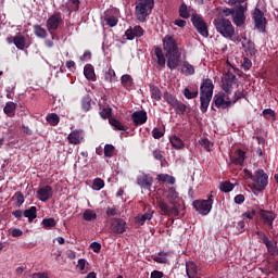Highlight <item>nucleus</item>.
<instances>
[{
  "instance_id": "20",
  "label": "nucleus",
  "mask_w": 278,
  "mask_h": 278,
  "mask_svg": "<svg viewBox=\"0 0 278 278\" xmlns=\"http://www.w3.org/2000/svg\"><path fill=\"white\" fill-rule=\"evenodd\" d=\"M127 40H134V38H142L144 36V29L137 25L134 28H129L125 31Z\"/></svg>"
},
{
  "instance_id": "63",
  "label": "nucleus",
  "mask_w": 278,
  "mask_h": 278,
  "mask_svg": "<svg viewBox=\"0 0 278 278\" xmlns=\"http://www.w3.org/2000/svg\"><path fill=\"white\" fill-rule=\"evenodd\" d=\"M116 214H118V210H116L115 206L106 208L108 216H116Z\"/></svg>"
},
{
  "instance_id": "27",
  "label": "nucleus",
  "mask_w": 278,
  "mask_h": 278,
  "mask_svg": "<svg viewBox=\"0 0 278 278\" xmlns=\"http://www.w3.org/2000/svg\"><path fill=\"white\" fill-rule=\"evenodd\" d=\"M38 208L36 206H30L28 210L24 211L25 218H28L29 223H34V219L37 218Z\"/></svg>"
},
{
  "instance_id": "13",
  "label": "nucleus",
  "mask_w": 278,
  "mask_h": 278,
  "mask_svg": "<svg viewBox=\"0 0 278 278\" xmlns=\"http://www.w3.org/2000/svg\"><path fill=\"white\" fill-rule=\"evenodd\" d=\"M214 105L222 110H227L231 105V99L226 93H218L214 96Z\"/></svg>"
},
{
  "instance_id": "55",
  "label": "nucleus",
  "mask_w": 278,
  "mask_h": 278,
  "mask_svg": "<svg viewBox=\"0 0 278 278\" xmlns=\"http://www.w3.org/2000/svg\"><path fill=\"white\" fill-rule=\"evenodd\" d=\"M152 155L154 160H157L159 162H164V154L160 150L152 151Z\"/></svg>"
},
{
  "instance_id": "2",
  "label": "nucleus",
  "mask_w": 278,
  "mask_h": 278,
  "mask_svg": "<svg viewBox=\"0 0 278 278\" xmlns=\"http://www.w3.org/2000/svg\"><path fill=\"white\" fill-rule=\"evenodd\" d=\"M213 23L217 34H220L223 38L232 40L233 36L236 35V27H233L231 21L225 17H219L215 18Z\"/></svg>"
},
{
  "instance_id": "1",
  "label": "nucleus",
  "mask_w": 278,
  "mask_h": 278,
  "mask_svg": "<svg viewBox=\"0 0 278 278\" xmlns=\"http://www.w3.org/2000/svg\"><path fill=\"white\" fill-rule=\"evenodd\" d=\"M212 97H214V83L210 78H205L202 80L200 86V110L202 114L207 112V108H210V101H212Z\"/></svg>"
},
{
  "instance_id": "16",
  "label": "nucleus",
  "mask_w": 278,
  "mask_h": 278,
  "mask_svg": "<svg viewBox=\"0 0 278 278\" xmlns=\"http://www.w3.org/2000/svg\"><path fill=\"white\" fill-rule=\"evenodd\" d=\"M137 184L144 190H151V186H153V178L149 174H141L137 176Z\"/></svg>"
},
{
  "instance_id": "35",
  "label": "nucleus",
  "mask_w": 278,
  "mask_h": 278,
  "mask_svg": "<svg viewBox=\"0 0 278 278\" xmlns=\"http://www.w3.org/2000/svg\"><path fill=\"white\" fill-rule=\"evenodd\" d=\"M157 181H163L165 184H169V186H175V177L168 174H159L156 176Z\"/></svg>"
},
{
  "instance_id": "58",
  "label": "nucleus",
  "mask_w": 278,
  "mask_h": 278,
  "mask_svg": "<svg viewBox=\"0 0 278 278\" xmlns=\"http://www.w3.org/2000/svg\"><path fill=\"white\" fill-rule=\"evenodd\" d=\"M70 1V5H71V10H73L74 12H77V10H79V0H68Z\"/></svg>"
},
{
  "instance_id": "49",
  "label": "nucleus",
  "mask_w": 278,
  "mask_h": 278,
  "mask_svg": "<svg viewBox=\"0 0 278 278\" xmlns=\"http://www.w3.org/2000/svg\"><path fill=\"white\" fill-rule=\"evenodd\" d=\"M199 144H201L205 151H211L212 147H214V144L207 138L200 139Z\"/></svg>"
},
{
  "instance_id": "54",
  "label": "nucleus",
  "mask_w": 278,
  "mask_h": 278,
  "mask_svg": "<svg viewBox=\"0 0 278 278\" xmlns=\"http://www.w3.org/2000/svg\"><path fill=\"white\" fill-rule=\"evenodd\" d=\"M96 190H101L105 187V182L101 178H96L92 184Z\"/></svg>"
},
{
  "instance_id": "18",
  "label": "nucleus",
  "mask_w": 278,
  "mask_h": 278,
  "mask_svg": "<svg viewBox=\"0 0 278 278\" xmlns=\"http://www.w3.org/2000/svg\"><path fill=\"white\" fill-rule=\"evenodd\" d=\"M84 130L76 129L68 134L67 140L70 144H81L84 142Z\"/></svg>"
},
{
  "instance_id": "45",
  "label": "nucleus",
  "mask_w": 278,
  "mask_h": 278,
  "mask_svg": "<svg viewBox=\"0 0 278 278\" xmlns=\"http://www.w3.org/2000/svg\"><path fill=\"white\" fill-rule=\"evenodd\" d=\"M184 97L186 99H197L199 97V90L191 91L190 88L184 89Z\"/></svg>"
},
{
  "instance_id": "52",
  "label": "nucleus",
  "mask_w": 278,
  "mask_h": 278,
  "mask_svg": "<svg viewBox=\"0 0 278 278\" xmlns=\"http://www.w3.org/2000/svg\"><path fill=\"white\" fill-rule=\"evenodd\" d=\"M152 138H154V140H160V138H164V130L157 127L153 128Z\"/></svg>"
},
{
  "instance_id": "43",
  "label": "nucleus",
  "mask_w": 278,
  "mask_h": 278,
  "mask_svg": "<svg viewBox=\"0 0 278 278\" xmlns=\"http://www.w3.org/2000/svg\"><path fill=\"white\" fill-rule=\"evenodd\" d=\"M116 155V148L113 144L104 146V156L105 157H114Z\"/></svg>"
},
{
  "instance_id": "41",
  "label": "nucleus",
  "mask_w": 278,
  "mask_h": 278,
  "mask_svg": "<svg viewBox=\"0 0 278 278\" xmlns=\"http://www.w3.org/2000/svg\"><path fill=\"white\" fill-rule=\"evenodd\" d=\"M121 83L124 86V88H131L134 84V78H131V75L125 74L121 77Z\"/></svg>"
},
{
  "instance_id": "53",
  "label": "nucleus",
  "mask_w": 278,
  "mask_h": 278,
  "mask_svg": "<svg viewBox=\"0 0 278 278\" xmlns=\"http://www.w3.org/2000/svg\"><path fill=\"white\" fill-rule=\"evenodd\" d=\"M90 98L85 97L81 100V108L84 110V112H89L90 108H91V103H90Z\"/></svg>"
},
{
  "instance_id": "11",
  "label": "nucleus",
  "mask_w": 278,
  "mask_h": 278,
  "mask_svg": "<svg viewBox=\"0 0 278 278\" xmlns=\"http://www.w3.org/2000/svg\"><path fill=\"white\" fill-rule=\"evenodd\" d=\"M260 216L264 225H266L270 231L271 229H275L274 223H275V219L277 218V213L273 211L261 210Z\"/></svg>"
},
{
  "instance_id": "14",
  "label": "nucleus",
  "mask_w": 278,
  "mask_h": 278,
  "mask_svg": "<svg viewBox=\"0 0 278 278\" xmlns=\"http://www.w3.org/2000/svg\"><path fill=\"white\" fill-rule=\"evenodd\" d=\"M51 197H53V187L49 185L41 187L37 191V199H39V201H42L43 203H47V201H49Z\"/></svg>"
},
{
  "instance_id": "12",
  "label": "nucleus",
  "mask_w": 278,
  "mask_h": 278,
  "mask_svg": "<svg viewBox=\"0 0 278 278\" xmlns=\"http://www.w3.org/2000/svg\"><path fill=\"white\" fill-rule=\"evenodd\" d=\"M253 20L255 23V27L256 29H258V31H266V17H264V12H262V10L260 9H255L254 13H253Z\"/></svg>"
},
{
  "instance_id": "29",
  "label": "nucleus",
  "mask_w": 278,
  "mask_h": 278,
  "mask_svg": "<svg viewBox=\"0 0 278 278\" xmlns=\"http://www.w3.org/2000/svg\"><path fill=\"white\" fill-rule=\"evenodd\" d=\"M3 112L4 114H7V116H10V118L14 117V115L16 114V103L7 102Z\"/></svg>"
},
{
  "instance_id": "3",
  "label": "nucleus",
  "mask_w": 278,
  "mask_h": 278,
  "mask_svg": "<svg viewBox=\"0 0 278 278\" xmlns=\"http://www.w3.org/2000/svg\"><path fill=\"white\" fill-rule=\"evenodd\" d=\"M154 5V0H138L135 8V15L137 21L140 23H147V18L151 15V12H153Z\"/></svg>"
},
{
  "instance_id": "37",
  "label": "nucleus",
  "mask_w": 278,
  "mask_h": 278,
  "mask_svg": "<svg viewBox=\"0 0 278 278\" xmlns=\"http://www.w3.org/2000/svg\"><path fill=\"white\" fill-rule=\"evenodd\" d=\"M46 121L47 123H49V125L55 127L60 123V115H58L56 113H50L47 115Z\"/></svg>"
},
{
  "instance_id": "34",
  "label": "nucleus",
  "mask_w": 278,
  "mask_h": 278,
  "mask_svg": "<svg viewBox=\"0 0 278 278\" xmlns=\"http://www.w3.org/2000/svg\"><path fill=\"white\" fill-rule=\"evenodd\" d=\"M172 108L175 110L176 114H178L179 116H182V114H186V110H188V106L179 100Z\"/></svg>"
},
{
  "instance_id": "28",
  "label": "nucleus",
  "mask_w": 278,
  "mask_h": 278,
  "mask_svg": "<svg viewBox=\"0 0 278 278\" xmlns=\"http://www.w3.org/2000/svg\"><path fill=\"white\" fill-rule=\"evenodd\" d=\"M84 75L89 81H97V75L94 74V67H92V65L85 66Z\"/></svg>"
},
{
  "instance_id": "6",
  "label": "nucleus",
  "mask_w": 278,
  "mask_h": 278,
  "mask_svg": "<svg viewBox=\"0 0 278 278\" xmlns=\"http://www.w3.org/2000/svg\"><path fill=\"white\" fill-rule=\"evenodd\" d=\"M247 12V5H238L235 9V13L232 14V23L236 25V27H242L244 23H247V15H244Z\"/></svg>"
},
{
  "instance_id": "31",
  "label": "nucleus",
  "mask_w": 278,
  "mask_h": 278,
  "mask_svg": "<svg viewBox=\"0 0 278 278\" xmlns=\"http://www.w3.org/2000/svg\"><path fill=\"white\" fill-rule=\"evenodd\" d=\"M150 93L154 101H162V97H164V94H162V90H160V87L155 85L150 86Z\"/></svg>"
},
{
  "instance_id": "42",
  "label": "nucleus",
  "mask_w": 278,
  "mask_h": 278,
  "mask_svg": "<svg viewBox=\"0 0 278 278\" xmlns=\"http://www.w3.org/2000/svg\"><path fill=\"white\" fill-rule=\"evenodd\" d=\"M12 199L15 201L16 207H21L25 203V195L21 191L15 192Z\"/></svg>"
},
{
  "instance_id": "24",
  "label": "nucleus",
  "mask_w": 278,
  "mask_h": 278,
  "mask_svg": "<svg viewBox=\"0 0 278 278\" xmlns=\"http://www.w3.org/2000/svg\"><path fill=\"white\" fill-rule=\"evenodd\" d=\"M186 273L188 278L197 277L199 269L197 268V264L194 262L186 263Z\"/></svg>"
},
{
  "instance_id": "17",
  "label": "nucleus",
  "mask_w": 278,
  "mask_h": 278,
  "mask_svg": "<svg viewBox=\"0 0 278 278\" xmlns=\"http://www.w3.org/2000/svg\"><path fill=\"white\" fill-rule=\"evenodd\" d=\"M167 58V66L170 71H175L181 64V53L165 54Z\"/></svg>"
},
{
  "instance_id": "5",
  "label": "nucleus",
  "mask_w": 278,
  "mask_h": 278,
  "mask_svg": "<svg viewBox=\"0 0 278 278\" xmlns=\"http://www.w3.org/2000/svg\"><path fill=\"white\" fill-rule=\"evenodd\" d=\"M214 195H208L207 200H195L193 201V207L201 214L202 216H207L210 212H212V205H214V200H212Z\"/></svg>"
},
{
  "instance_id": "50",
  "label": "nucleus",
  "mask_w": 278,
  "mask_h": 278,
  "mask_svg": "<svg viewBox=\"0 0 278 278\" xmlns=\"http://www.w3.org/2000/svg\"><path fill=\"white\" fill-rule=\"evenodd\" d=\"M100 116L104 121L108 119V118L110 119L111 118L110 116H112V108L108 106V108L102 109L100 111Z\"/></svg>"
},
{
  "instance_id": "26",
  "label": "nucleus",
  "mask_w": 278,
  "mask_h": 278,
  "mask_svg": "<svg viewBox=\"0 0 278 278\" xmlns=\"http://www.w3.org/2000/svg\"><path fill=\"white\" fill-rule=\"evenodd\" d=\"M109 123L115 131H127V127L114 117L109 118Z\"/></svg>"
},
{
  "instance_id": "36",
  "label": "nucleus",
  "mask_w": 278,
  "mask_h": 278,
  "mask_svg": "<svg viewBox=\"0 0 278 278\" xmlns=\"http://www.w3.org/2000/svg\"><path fill=\"white\" fill-rule=\"evenodd\" d=\"M83 218L84 220H87L89 223L92 220H97V212H94L93 210L87 208L83 213Z\"/></svg>"
},
{
  "instance_id": "44",
  "label": "nucleus",
  "mask_w": 278,
  "mask_h": 278,
  "mask_svg": "<svg viewBox=\"0 0 278 278\" xmlns=\"http://www.w3.org/2000/svg\"><path fill=\"white\" fill-rule=\"evenodd\" d=\"M179 16L181 18H190V9H188V5H186V3H182L179 7Z\"/></svg>"
},
{
  "instance_id": "62",
  "label": "nucleus",
  "mask_w": 278,
  "mask_h": 278,
  "mask_svg": "<svg viewBox=\"0 0 278 278\" xmlns=\"http://www.w3.org/2000/svg\"><path fill=\"white\" fill-rule=\"evenodd\" d=\"M177 197H179L177 191L175 189L170 188L168 190L167 199H177Z\"/></svg>"
},
{
  "instance_id": "64",
  "label": "nucleus",
  "mask_w": 278,
  "mask_h": 278,
  "mask_svg": "<svg viewBox=\"0 0 278 278\" xmlns=\"http://www.w3.org/2000/svg\"><path fill=\"white\" fill-rule=\"evenodd\" d=\"M162 277H164V273L157 271V270L152 271L150 276V278H162Z\"/></svg>"
},
{
  "instance_id": "21",
  "label": "nucleus",
  "mask_w": 278,
  "mask_h": 278,
  "mask_svg": "<svg viewBox=\"0 0 278 278\" xmlns=\"http://www.w3.org/2000/svg\"><path fill=\"white\" fill-rule=\"evenodd\" d=\"M132 123L136 127L140 125H144L148 121L147 112L146 111H136L131 114Z\"/></svg>"
},
{
  "instance_id": "19",
  "label": "nucleus",
  "mask_w": 278,
  "mask_h": 278,
  "mask_svg": "<svg viewBox=\"0 0 278 278\" xmlns=\"http://www.w3.org/2000/svg\"><path fill=\"white\" fill-rule=\"evenodd\" d=\"M235 79H236V76L233 75V73H231V70H229L228 74L223 79V86H222V88L226 92V94L231 93V87L233 86Z\"/></svg>"
},
{
  "instance_id": "61",
  "label": "nucleus",
  "mask_w": 278,
  "mask_h": 278,
  "mask_svg": "<svg viewBox=\"0 0 278 278\" xmlns=\"http://www.w3.org/2000/svg\"><path fill=\"white\" fill-rule=\"evenodd\" d=\"M90 248L92 249L93 253H99L101 251V243L92 242Z\"/></svg>"
},
{
  "instance_id": "57",
  "label": "nucleus",
  "mask_w": 278,
  "mask_h": 278,
  "mask_svg": "<svg viewBox=\"0 0 278 278\" xmlns=\"http://www.w3.org/2000/svg\"><path fill=\"white\" fill-rule=\"evenodd\" d=\"M263 116H265L266 118H268V116H270L271 118H276V114H275V111H273V109H265L263 111Z\"/></svg>"
},
{
  "instance_id": "48",
  "label": "nucleus",
  "mask_w": 278,
  "mask_h": 278,
  "mask_svg": "<svg viewBox=\"0 0 278 278\" xmlns=\"http://www.w3.org/2000/svg\"><path fill=\"white\" fill-rule=\"evenodd\" d=\"M41 225L45 227V229L55 227V218H53V217L45 218V219H42Z\"/></svg>"
},
{
  "instance_id": "51",
  "label": "nucleus",
  "mask_w": 278,
  "mask_h": 278,
  "mask_svg": "<svg viewBox=\"0 0 278 278\" xmlns=\"http://www.w3.org/2000/svg\"><path fill=\"white\" fill-rule=\"evenodd\" d=\"M115 77H116V72H114V70H109L104 73L105 81L112 83L114 81Z\"/></svg>"
},
{
  "instance_id": "40",
  "label": "nucleus",
  "mask_w": 278,
  "mask_h": 278,
  "mask_svg": "<svg viewBox=\"0 0 278 278\" xmlns=\"http://www.w3.org/2000/svg\"><path fill=\"white\" fill-rule=\"evenodd\" d=\"M151 218H153V212L148 211L146 214L138 216L136 222L139 225H144V223H147V220H151Z\"/></svg>"
},
{
  "instance_id": "47",
  "label": "nucleus",
  "mask_w": 278,
  "mask_h": 278,
  "mask_svg": "<svg viewBox=\"0 0 278 278\" xmlns=\"http://www.w3.org/2000/svg\"><path fill=\"white\" fill-rule=\"evenodd\" d=\"M104 21L109 27H116L118 25V18L116 16H105Z\"/></svg>"
},
{
  "instance_id": "10",
  "label": "nucleus",
  "mask_w": 278,
  "mask_h": 278,
  "mask_svg": "<svg viewBox=\"0 0 278 278\" xmlns=\"http://www.w3.org/2000/svg\"><path fill=\"white\" fill-rule=\"evenodd\" d=\"M253 181L255 186L260 188V190H265L266 186H268V174H266L264 169H257L254 173Z\"/></svg>"
},
{
  "instance_id": "8",
  "label": "nucleus",
  "mask_w": 278,
  "mask_h": 278,
  "mask_svg": "<svg viewBox=\"0 0 278 278\" xmlns=\"http://www.w3.org/2000/svg\"><path fill=\"white\" fill-rule=\"evenodd\" d=\"M159 207L166 216H179L181 212V205L172 203L170 206L164 201L159 202Z\"/></svg>"
},
{
  "instance_id": "59",
  "label": "nucleus",
  "mask_w": 278,
  "mask_h": 278,
  "mask_svg": "<svg viewBox=\"0 0 278 278\" xmlns=\"http://www.w3.org/2000/svg\"><path fill=\"white\" fill-rule=\"evenodd\" d=\"M255 214H256L255 210H251L243 213L242 216L243 218H249V220H251L254 218Z\"/></svg>"
},
{
  "instance_id": "23",
  "label": "nucleus",
  "mask_w": 278,
  "mask_h": 278,
  "mask_svg": "<svg viewBox=\"0 0 278 278\" xmlns=\"http://www.w3.org/2000/svg\"><path fill=\"white\" fill-rule=\"evenodd\" d=\"M245 159H247V152L239 149L235 152V156L232 159V164L242 166V164H244Z\"/></svg>"
},
{
  "instance_id": "39",
  "label": "nucleus",
  "mask_w": 278,
  "mask_h": 278,
  "mask_svg": "<svg viewBox=\"0 0 278 278\" xmlns=\"http://www.w3.org/2000/svg\"><path fill=\"white\" fill-rule=\"evenodd\" d=\"M33 29H34V34H35V36H37V38H47V36H48L47 29H45L42 26L34 25Z\"/></svg>"
},
{
  "instance_id": "60",
  "label": "nucleus",
  "mask_w": 278,
  "mask_h": 278,
  "mask_svg": "<svg viewBox=\"0 0 278 278\" xmlns=\"http://www.w3.org/2000/svg\"><path fill=\"white\" fill-rule=\"evenodd\" d=\"M244 97H245L244 92H242V91L235 92L232 103L240 101V99H244Z\"/></svg>"
},
{
  "instance_id": "30",
  "label": "nucleus",
  "mask_w": 278,
  "mask_h": 278,
  "mask_svg": "<svg viewBox=\"0 0 278 278\" xmlns=\"http://www.w3.org/2000/svg\"><path fill=\"white\" fill-rule=\"evenodd\" d=\"M164 102L173 108L177 103V97L168 91L163 92Z\"/></svg>"
},
{
  "instance_id": "38",
  "label": "nucleus",
  "mask_w": 278,
  "mask_h": 278,
  "mask_svg": "<svg viewBox=\"0 0 278 278\" xmlns=\"http://www.w3.org/2000/svg\"><path fill=\"white\" fill-rule=\"evenodd\" d=\"M169 142L172 144V147H174V149H184L185 144L184 141L181 140V138L177 137V136H173L169 138Z\"/></svg>"
},
{
  "instance_id": "32",
  "label": "nucleus",
  "mask_w": 278,
  "mask_h": 278,
  "mask_svg": "<svg viewBox=\"0 0 278 278\" xmlns=\"http://www.w3.org/2000/svg\"><path fill=\"white\" fill-rule=\"evenodd\" d=\"M13 45H15L16 49L23 51L25 49V36L17 34L13 37Z\"/></svg>"
},
{
  "instance_id": "15",
  "label": "nucleus",
  "mask_w": 278,
  "mask_h": 278,
  "mask_svg": "<svg viewBox=\"0 0 278 278\" xmlns=\"http://www.w3.org/2000/svg\"><path fill=\"white\" fill-rule=\"evenodd\" d=\"M111 231H113V233H125L127 231V223L121 218L113 219L111 223Z\"/></svg>"
},
{
  "instance_id": "25",
  "label": "nucleus",
  "mask_w": 278,
  "mask_h": 278,
  "mask_svg": "<svg viewBox=\"0 0 278 278\" xmlns=\"http://www.w3.org/2000/svg\"><path fill=\"white\" fill-rule=\"evenodd\" d=\"M180 73H182V75H186L187 77L190 75H194V65L190 64V62L188 61H184Z\"/></svg>"
},
{
  "instance_id": "9",
  "label": "nucleus",
  "mask_w": 278,
  "mask_h": 278,
  "mask_svg": "<svg viewBox=\"0 0 278 278\" xmlns=\"http://www.w3.org/2000/svg\"><path fill=\"white\" fill-rule=\"evenodd\" d=\"M62 23H64V20H62V15L60 13L51 15L46 22L49 34L58 31Z\"/></svg>"
},
{
  "instance_id": "46",
  "label": "nucleus",
  "mask_w": 278,
  "mask_h": 278,
  "mask_svg": "<svg viewBox=\"0 0 278 278\" xmlns=\"http://www.w3.org/2000/svg\"><path fill=\"white\" fill-rule=\"evenodd\" d=\"M233 188H235L233 184L229 181H224L219 184V190H222V192H231Z\"/></svg>"
},
{
  "instance_id": "4",
  "label": "nucleus",
  "mask_w": 278,
  "mask_h": 278,
  "mask_svg": "<svg viewBox=\"0 0 278 278\" xmlns=\"http://www.w3.org/2000/svg\"><path fill=\"white\" fill-rule=\"evenodd\" d=\"M191 23L200 36H203V38H207L210 36L207 24H205V21L201 15L197 14V11L191 12Z\"/></svg>"
},
{
  "instance_id": "7",
  "label": "nucleus",
  "mask_w": 278,
  "mask_h": 278,
  "mask_svg": "<svg viewBox=\"0 0 278 278\" xmlns=\"http://www.w3.org/2000/svg\"><path fill=\"white\" fill-rule=\"evenodd\" d=\"M163 49H164L166 55L172 54V53H178L179 47L177 46V40H175V37H173L170 35H166L163 38Z\"/></svg>"
},
{
  "instance_id": "22",
  "label": "nucleus",
  "mask_w": 278,
  "mask_h": 278,
  "mask_svg": "<svg viewBox=\"0 0 278 278\" xmlns=\"http://www.w3.org/2000/svg\"><path fill=\"white\" fill-rule=\"evenodd\" d=\"M241 45L243 49H245V53L249 55H255L257 50H255V43H253L251 39L247 38V36H242Z\"/></svg>"
},
{
  "instance_id": "33",
  "label": "nucleus",
  "mask_w": 278,
  "mask_h": 278,
  "mask_svg": "<svg viewBox=\"0 0 278 278\" xmlns=\"http://www.w3.org/2000/svg\"><path fill=\"white\" fill-rule=\"evenodd\" d=\"M154 55L157 58L159 66H166V58L164 56V52L162 51V48H155Z\"/></svg>"
},
{
  "instance_id": "56",
  "label": "nucleus",
  "mask_w": 278,
  "mask_h": 278,
  "mask_svg": "<svg viewBox=\"0 0 278 278\" xmlns=\"http://www.w3.org/2000/svg\"><path fill=\"white\" fill-rule=\"evenodd\" d=\"M252 66L253 63L251 62V60L249 58H244L242 62V68L245 71H250Z\"/></svg>"
}]
</instances>
